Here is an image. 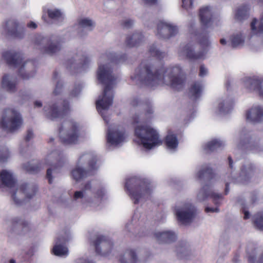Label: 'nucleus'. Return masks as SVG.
Here are the masks:
<instances>
[{"label": "nucleus", "instance_id": "nucleus-1", "mask_svg": "<svg viewBox=\"0 0 263 263\" xmlns=\"http://www.w3.org/2000/svg\"><path fill=\"white\" fill-rule=\"evenodd\" d=\"M181 73V69L179 66L155 70L143 62L135 70L131 79L136 83H141L151 88L167 85L174 89L179 90L182 88L184 83Z\"/></svg>", "mask_w": 263, "mask_h": 263}, {"label": "nucleus", "instance_id": "nucleus-2", "mask_svg": "<svg viewBox=\"0 0 263 263\" xmlns=\"http://www.w3.org/2000/svg\"><path fill=\"white\" fill-rule=\"evenodd\" d=\"M116 61L115 53H106L100 57L97 71V80L100 83L105 85V88L103 93L97 100L96 106L98 111L107 123L108 121L104 115V113L112 105L113 102L112 88L116 84V79L112 74V64Z\"/></svg>", "mask_w": 263, "mask_h": 263}, {"label": "nucleus", "instance_id": "nucleus-3", "mask_svg": "<svg viewBox=\"0 0 263 263\" xmlns=\"http://www.w3.org/2000/svg\"><path fill=\"white\" fill-rule=\"evenodd\" d=\"M153 109L149 107L144 115L139 117L135 116L133 122L135 123H143L135 128V142L145 149L150 150L161 145L162 140L158 130L147 123L153 117Z\"/></svg>", "mask_w": 263, "mask_h": 263}, {"label": "nucleus", "instance_id": "nucleus-4", "mask_svg": "<svg viewBox=\"0 0 263 263\" xmlns=\"http://www.w3.org/2000/svg\"><path fill=\"white\" fill-rule=\"evenodd\" d=\"M107 198L106 189L97 185L95 181L86 183L84 186L76 191L72 199L84 209H96Z\"/></svg>", "mask_w": 263, "mask_h": 263}, {"label": "nucleus", "instance_id": "nucleus-5", "mask_svg": "<svg viewBox=\"0 0 263 263\" xmlns=\"http://www.w3.org/2000/svg\"><path fill=\"white\" fill-rule=\"evenodd\" d=\"M0 188L9 189L12 199L16 204H21L25 198H31L35 193L34 189L26 184H17L13 173L8 170L0 172Z\"/></svg>", "mask_w": 263, "mask_h": 263}, {"label": "nucleus", "instance_id": "nucleus-6", "mask_svg": "<svg viewBox=\"0 0 263 263\" xmlns=\"http://www.w3.org/2000/svg\"><path fill=\"white\" fill-rule=\"evenodd\" d=\"M3 57L10 66L17 69L19 75L23 79H28L34 75V62L23 61L21 53L13 50L7 51L3 53Z\"/></svg>", "mask_w": 263, "mask_h": 263}, {"label": "nucleus", "instance_id": "nucleus-7", "mask_svg": "<svg viewBox=\"0 0 263 263\" xmlns=\"http://www.w3.org/2000/svg\"><path fill=\"white\" fill-rule=\"evenodd\" d=\"M96 156L92 153L82 154L79 157L76 167L71 171L72 178L79 181L87 176L90 171L99 167Z\"/></svg>", "mask_w": 263, "mask_h": 263}, {"label": "nucleus", "instance_id": "nucleus-8", "mask_svg": "<svg viewBox=\"0 0 263 263\" xmlns=\"http://www.w3.org/2000/svg\"><path fill=\"white\" fill-rule=\"evenodd\" d=\"M125 187L127 192L135 204L142 203L149 197L152 192L150 184L140 183L136 178L127 180Z\"/></svg>", "mask_w": 263, "mask_h": 263}, {"label": "nucleus", "instance_id": "nucleus-9", "mask_svg": "<svg viewBox=\"0 0 263 263\" xmlns=\"http://www.w3.org/2000/svg\"><path fill=\"white\" fill-rule=\"evenodd\" d=\"M23 124V120L20 112L13 108L0 110V126L8 132H14Z\"/></svg>", "mask_w": 263, "mask_h": 263}, {"label": "nucleus", "instance_id": "nucleus-10", "mask_svg": "<svg viewBox=\"0 0 263 263\" xmlns=\"http://www.w3.org/2000/svg\"><path fill=\"white\" fill-rule=\"evenodd\" d=\"M60 134L62 141L66 144H76L82 141L86 136L83 127L77 122H72L67 130L62 129Z\"/></svg>", "mask_w": 263, "mask_h": 263}, {"label": "nucleus", "instance_id": "nucleus-11", "mask_svg": "<svg viewBox=\"0 0 263 263\" xmlns=\"http://www.w3.org/2000/svg\"><path fill=\"white\" fill-rule=\"evenodd\" d=\"M45 165H52L54 172L56 168L61 165V157L58 152L55 151L50 153L46 158L41 162L37 163L29 162L23 165L25 170L30 173H35L39 170L44 168Z\"/></svg>", "mask_w": 263, "mask_h": 263}, {"label": "nucleus", "instance_id": "nucleus-12", "mask_svg": "<svg viewBox=\"0 0 263 263\" xmlns=\"http://www.w3.org/2000/svg\"><path fill=\"white\" fill-rule=\"evenodd\" d=\"M70 109L69 103L65 100H59L57 103H50L44 106L45 116L51 120L62 117Z\"/></svg>", "mask_w": 263, "mask_h": 263}, {"label": "nucleus", "instance_id": "nucleus-13", "mask_svg": "<svg viewBox=\"0 0 263 263\" xmlns=\"http://www.w3.org/2000/svg\"><path fill=\"white\" fill-rule=\"evenodd\" d=\"M127 137L124 129L121 126L114 124L108 129L106 140L107 143L114 146H119L126 142Z\"/></svg>", "mask_w": 263, "mask_h": 263}, {"label": "nucleus", "instance_id": "nucleus-14", "mask_svg": "<svg viewBox=\"0 0 263 263\" xmlns=\"http://www.w3.org/2000/svg\"><path fill=\"white\" fill-rule=\"evenodd\" d=\"M195 207L190 202L183 203L176 205L175 213L177 220L182 224L190 223L195 217Z\"/></svg>", "mask_w": 263, "mask_h": 263}, {"label": "nucleus", "instance_id": "nucleus-15", "mask_svg": "<svg viewBox=\"0 0 263 263\" xmlns=\"http://www.w3.org/2000/svg\"><path fill=\"white\" fill-rule=\"evenodd\" d=\"M197 40L200 45L203 47L201 51L194 52L192 48L187 46L180 52V55H185L187 58L192 60L204 59L208 51L207 48L210 45L209 40L206 35L202 34L198 36Z\"/></svg>", "mask_w": 263, "mask_h": 263}, {"label": "nucleus", "instance_id": "nucleus-16", "mask_svg": "<svg viewBox=\"0 0 263 263\" xmlns=\"http://www.w3.org/2000/svg\"><path fill=\"white\" fill-rule=\"evenodd\" d=\"M96 253L101 256H108L110 254L114 255V243L112 240L106 237H97L93 242Z\"/></svg>", "mask_w": 263, "mask_h": 263}, {"label": "nucleus", "instance_id": "nucleus-17", "mask_svg": "<svg viewBox=\"0 0 263 263\" xmlns=\"http://www.w3.org/2000/svg\"><path fill=\"white\" fill-rule=\"evenodd\" d=\"M244 87L249 92H254L263 99V77L253 76L245 77L243 79Z\"/></svg>", "mask_w": 263, "mask_h": 263}, {"label": "nucleus", "instance_id": "nucleus-18", "mask_svg": "<svg viewBox=\"0 0 263 263\" xmlns=\"http://www.w3.org/2000/svg\"><path fill=\"white\" fill-rule=\"evenodd\" d=\"M35 44L44 53L50 55L57 53L61 49V45L59 43L48 41L46 39L41 36L35 41Z\"/></svg>", "mask_w": 263, "mask_h": 263}, {"label": "nucleus", "instance_id": "nucleus-19", "mask_svg": "<svg viewBox=\"0 0 263 263\" xmlns=\"http://www.w3.org/2000/svg\"><path fill=\"white\" fill-rule=\"evenodd\" d=\"M178 32V28L168 22H160L157 26V34L159 37L167 39L175 35Z\"/></svg>", "mask_w": 263, "mask_h": 263}, {"label": "nucleus", "instance_id": "nucleus-20", "mask_svg": "<svg viewBox=\"0 0 263 263\" xmlns=\"http://www.w3.org/2000/svg\"><path fill=\"white\" fill-rule=\"evenodd\" d=\"M233 108V101L229 99L220 100L214 104L213 112L217 116H223L230 113Z\"/></svg>", "mask_w": 263, "mask_h": 263}, {"label": "nucleus", "instance_id": "nucleus-21", "mask_svg": "<svg viewBox=\"0 0 263 263\" xmlns=\"http://www.w3.org/2000/svg\"><path fill=\"white\" fill-rule=\"evenodd\" d=\"M246 119L252 123L263 121V106L259 104L253 105L246 114Z\"/></svg>", "mask_w": 263, "mask_h": 263}, {"label": "nucleus", "instance_id": "nucleus-22", "mask_svg": "<svg viewBox=\"0 0 263 263\" xmlns=\"http://www.w3.org/2000/svg\"><path fill=\"white\" fill-rule=\"evenodd\" d=\"M255 167L252 164L243 166L240 170L239 176L236 177L235 173L232 172V177L234 182L240 183H245L248 180L254 175Z\"/></svg>", "mask_w": 263, "mask_h": 263}, {"label": "nucleus", "instance_id": "nucleus-23", "mask_svg": "<svg viewBox=\"0 0 263 263\" xmlns=\"http://www.w3.org/2000/svg\"><path fill=\"white\" fill-rule=\"evenodd\" d=\"M252 37V35H247V32L238 31L234 33L230 37V41L233 47H242L245 45H251L249 41Z\"/></svg>", "mask_w": 263, "mask_h": 263}, {"label": "nucleus", "instance_id": "nucleus-24", "mask_svg": "<svg viewBox=\"0 0 263 263\" xmlns=\"http://www.w3.org/2000/svg\"><path fill=\"white\" fill-rule=\"evenodd\" d=\"M211 196L215 204H219L222 200L221 194L213 192L211 189L207 185L203 186L199 191L197 195L198 200L202 201Z\"/></svg>", "mask_w": 263, "mask_h": 263}, {"label": "nucleus", "instance_id": "nucleus-25", "mask_svg": "<svg viewBox=\"0 0 263 263\" xmlns=\"http://www.w3.org/2000/svg\"><path fill=\"white\" fill-rule=\"evenodd\" d=\"M214 9L210 6L202 7L199 11V16L201 24L205 27H210L212 25V16Z\"/></svg>", "mask_w": 263, "mask_h": 263}, {"label": "nucleus", "instance_id": "nucleus-26", "mask_svg": "<svg viewBox=\"0 0 263 263\" xmlns=\"http://www.w3.org/2000/svg\"><path fill=\"white\" fill-rule=\"evenodd\" d=\"M68 238H59L57 240L54 246L52 249L53 254L58 256L65 257L68 255V250L67 247L64 245V243L68 241Z\"/></svg>", "mask_w": 263, "mask_h": 263}, {"label": "nucleus", "instance_id": "nucleus-27", "mask_svg": "<svg viewBox=\"0 0 263 263\" xmlns=\"http://www.w3.org/2000/svg\"><path fill=\"white\" fill-rule=\"evenodd\" d=\"M155 236L157 240L160 243H167L174 241L176 239L174 232L168 230L157 231Z\"/></svg>", "mask_w": 263, "mask_h": 263}, {"label": "nucleus", "instance_id": "nucleus-28", "mask_svg": "<svg viewBox=\"0 0 263 263\" xmlns=\"http://www.w3.org/2000/svg\"><path fill=\"white\" fill-rule=\"evenodd\" d=\"M2 87L7 91L13 93L16 90V79L10 75H5L1 82Z\"/></svg>", "mask_w": 263, "mask_h": 263}, {"label": "nucleus", "instance_id": "nucleus-29", "mask_svg": "<svg viewBox=\"0 0 263 263\" xmlns=\"http://www.w3.org/2000/svg\"><path fill=\"white\" fill-rule=\"evenodd\" d=\"M178 144L179 142L176 135L172 132L168 133L165 139V144L167 150L171 153L176 151Z\"/></svg>", "mask_w": 263, "mask_h": 263}, {"label": "nucleus", "instance_id": "nucleus-30", "mask_svg": "<svg viewBox=\"0 0 263 263\" xmlns=\"http://www.w3.org/2000/svg\"><path fill=\"white\" fill-rule=\"evenodd\" d=\"M138 257L134 249H128L119 257L120 263H137Z\"/></svg>", "mask_w": 263, "mask_h": 263}, {"label": "nucleus", "instance_id": "nucleus-31", "mask_svg": "<svg viewBox=\"0 0 263 263\" xmlns=\"http://www.w3.org/2000/svg\"><path fill=\"white\" fill-rule=\"evenodd\" d=\"M47 14L49 18L56 22L58 24H61L65 18L64 14L62 10L58 8H50L47 10Z\"/></svg>", "mask_w": 263, "mask_h": 263}, {"label": "nucleus", "instance_id": "nucleus-32", "mask_svg": "<svg viewBox=\"0 0 263 263\" xmlns=\"http://www.w3.org/2000/svg\"><path fill=\"white\" fill-rule=\"evenodd\" d=\"M143 40V36L140 32H136L127 36L126 44L129 47L139 45Z\"/></svg>", "mask_w": 263, "mask_h": 263}, {"label": "nucleus", "instance_id": "nucleus-33", "mask_svg": "<svg viewBox=\"0 0 263 263\" xmlns=\"http://www.w3.org/2000/svg\"><path fill=\"white\" fill-rule=\"evenodd\" d=\"M250 7L248 5H242L239 6L235 12V17L236 20L242 21L246 19L249 15Z\"/></svg>", "mask_w": 263, "mask_h": 263}, {"label": "nucleus", "instance_id": "nucleus-34", "mask_svg": "<svg viewBox=\"0 0 263 263\" xmlns=\"http://www.w3.org/2000/svg\"><path fill=\"white\" fill-rule=\"evenodd\" d=\"M226 142L220 139H214L208 142L204 145V149L209 151H215L224 146Z\"/></svg>", "mask_w": 263, "mask_h": 263}, {"label": "nucleus", "instance_id": "nucleus-35", "mask_svg": "<svg viewBox=\"0 0 263 263\" xmlns=\"http://www.w3.org/2000/svg\"><path fill=\"white\" fill-rule=\"evenodd\" d=\"M251 33L257 34L263 32V13L259 21L254 18L251 23Z\"/></svg>", "mask_w": 263, "mask_h": 263}, {"label": "nucleus", "instance_id": "nucleus-36", "mask_svg": "<svg viewBox=\"0 0 263 263\" xmlns=\"http://www.w3.org/2000/svg\"><path fill=\"white\" fill-rule=\"evenodd\" d=\"M203 89V86L200 82H196L191 85L189 90L190 96L193 99L199 97Z\"/></svg>", "mask_w": 263, "mask_h": 263}, {"label": "nucleus", "instance_id": "nucleus-37", "mask_svg": "<svg viewBox=\"0 0 263 263\" xmlns=\"http://www.w3.org/2000/svg\"><path fill=\"white\" fill-rule=\"evenodd\" d=\"M234 140L238 146L240 147L249 141V135L246 130H242L236 135Z\"/></svg>", "mask_w": 263, "mask_h": 263}, {"label": "nucleus", "instance_id": "nucleus-38", "mask_svg": "<svg viewBox=\"0 0 263 263\" xmlns=\"http://www.w3.org/2000/svg\"><path fill=\"white\" fill-rule=\"evenodd\" d=\"M79 26L82 28L88 30H92L95 26V22L89 17H81L78 20Z\"/></svg>", "mask_w": 263, "mask_h": 263}, {"label": "nucleus", "instance_id": "nucleus-39", "mask_svg": "<svg viewBox=\"0 0 263 263\" xmlns=\"http://www.w3.org/2000/svg\"><path fill=\"white\" fill-rule=\"evenodd\" d=\"M253 220L256 227L263 231V212L259 213L253 217Z\"/></svg>", "mask_w": 263, "mask_h": 263}, {"label": "nucleus", "instance_id": "nucleus-40", "mask_svg": "<svg viewBox=\"0 0 263 263\" xmlns=\"http://www.w3.org/2000/svg\"><path fill=\"white\" fill-rule=\"evenodd\" d=\"M9 156L10 154L8 148L0 146V161H5Z\"/></svg>", "mask_w": 263, "mask_h": 263}, {"label": "nucleus", "instance_id": "nucleus-41", "mask_svg": "<svg viewBox=\"0 0 263 263\" xmlns=\"http://www.w3.org/2000/svg\"><path fill=\"white\" fill-rule=\"evenodd\" d=\"M212 170L207 166H203L196 174V177L198 178H201L202 177L208 174H211Z\"/></svg>", "mask_w": 263, "mask_h": 263}, {"label": "nucleus", "instance_id": "nucleus-42", "mask_svg": "<svg viewBox=\"0 0 263 263\" xmlns=\"http://www.w3.org/2000/svg\"><path fill=\"white\" fill-rule=\"evenodd\" d=\"M6 26L8 28V29L11 31H14V30H16L17 31L18 29H20L18 28V24L14 20H10L8 21L6 23Z\"/></svg>", "mask_w": 263, "mask_h": 263}, {"label": "nucleus", "instance_id": "nucleus-43", "mask_svg": "<svg viewBox=\"0 0 263 263\" xmlns=\"http://www.w3.org/2000/svg\"><path fill=\"white\" fill-rule=\"evenodd\" d=\"M238 203L242 206V211L243 213L244 214L243 218L245 219H248L250 217V213L249 212L246 210L247 206H248V205L246 203L245 201H244L242 199H240L238 200Z\"/></svg>", "mask_w": 263, "mask_h": 263}, {"label": "nucleus", "instance_id": "nucleus-44", "mask_svg": "<svg viewBox=\"0 0 263 263\" xmlns=\"http://www.w3.org/2000/svg\"><path fill=\"white\" fill-rule=\"evenodd\" d=\"M194 0H182V7L187 11L193 7Z\"/></svg>", "mask_w": 263, "mask_h": 263}, {"label": "nucleus", "instance_id": "nucleus-45", "mask_svg": "<svg viewBox=\"0 0 263 263\" xmlns=\"http://www.w3.org/2000/svg\"><path fill=\"white\" fill-rule=\"evenodd\" d=\"M149 52L153 55L155 56H157L158 57H162V54H164L163 53L161 52L159 50H158L155 45H153L152 47H151L149 48Z\"/></svg>", "mask_w": 263, "mask_h": 263}, {"label": "nucleus", "instance_id": "nucleus-46", "mask_svg": "<svg viewBox=\"0 0 263 263\" xmlns=\"http://www.w3.org/2000/svg\"><path fill=\"white\" fill-rule=\"evenodd\" d=\"M81 87L79 85L78 86H76L74 89L71 91L70 95L72 97H76L77 96L81 91Z\"/></svg>", "mask_w": 263, "mask_h": 263}, {"label": "nucleus", "instance_id": "nucleus-47", "mask_svg": "<svg viewBox=\"0 0 263 263\" xmlns=\"http://www.w3.org/2000/svg\"><path fill=\"white\" fill-rule=\"evenodd\" d=\"M208 69L203 66L200 67L199 76L200 77H204L208 74Z\"/></svg>", "mask_w": 263, "mask_h": 263}, {"label": "nucleus", "instance_id": "nucleus-48", "mask_svg": "<svg viewBox=\"0 0 263 263\" xmlns=\"http://www.w3.org/2000/svg\"><path fill=\"white\" fill-rule=\"evenodd\" d=\"M33 137V131L31 129H29L26 134V135L25 136V140L27 141H29Z\"/></svg>", "mask_w": 263, "mask_h": 263}, {"label": "nucleus", "instance_id": "nucleus-49", "mask_svg": "<svg viewBox=\"0 0 263 263\" xmlns=\"http://www.w3.org/2000/svg\"><path fill=\"white\" fill-rule=\"evenodd\" d=\"M123 26L125 27H129L133 24V22L132 20L129 19H126L123 21Z\"/></svg>", "mask_w": 263, "mask_h": 263}, {"label": "nucleus", "instance_id": "nucleus-50", "mask_svg": "<svg viewBox=\"0 0 263 263\" xmlns=\"http://www.w3.org/2000/svg\"><path fill=\"white\" fill-rule=\"evenodd\" d=\"M52 169L51 168H48L47 171V177L48 179V182L49 183H52Z\"/></svg>", "mask_w": 263, "mask_h": 263}, {"label": "nucleus", "instance_id": "nucleus-51", "mask_svg": "<svg viewBox=\"0 0 263 263\" xmlns=\"http://www.w3.org/2000/svg\"><path fill=\"white\" fill-rule=\"evenodd\" d=\"M180 251V254H182H182L180 255V257H183V256H184V255L186 256L187 254H189V250L188 248L183 247V248H181V250Z\"/></svg>", "mask_w": 263, "mask_h": 263}, {"label": "nucleus", "instance_id": "nucleus-52", "mask_svg": "<svg viewBox=\"0 0 263 263\" xmlns=\"http://www.w3.org/2000/svg\"><path fill=\"white\" fill-rule=\"evenodd\" d=\"M205 212L207 213H214V212H218L219 209L217 208H210L206 207L205 209Z\"/></svg>", "mask_w": 263, "mask_h": 263}, {"label": "nucleus", "instance_id": "nucleus-53", "mask_svg": "<svg viewBox=\"0 0 263 263\" xmlns=\"http://www.w3.org/2000/svg\"><path fill=\"white\" fill-rule=\"evenodd\" d=\"M77 263H93L92 261H90L87 259L80 258L77 261Z\"/></svg>", "mask_w": 263, "mask_h": 263}, {"label": "nucleus", "instance_id": "nucleus-54", "mask_svg": "<svg viewBox=\"0 0 263 263\" xmlns=\"http://www.w3.org/2000/svg\"><path fill=\"white\" fill-rule=\"evenodd\" d=\"M27 26L29 28L33 29H35L37 27V25L33 22H31L29 23H28Z\"/></svg>", "mask_w": 263, "mask_h": 263}, {"label": "nucleus", "instance_id": "nucleus-55", "mask_svg": "<svg viewBox=\"0 0 263 263\" xmlns=\"http://www.w3.org/2000/svg\"><path fill=\"white\" fill-rule=\"evenodd\" d=\"M228 160H229V167L231 170H233V161L230 157H229L228 158Z\"/></svg>", "mask_w": 263, "mask_h": 263}, {"label": "nucleus", "instance_id": "nucleus-56", "mask_svg": "<svg viewBox=\"0 0 263 263\" xmlns=\"http://www.w3.org/2000/svg\"><path fill=\"white\" fill-rule=\"evenodd\" d=\"M61 88L58 85L57 86L55 90H54V94L57 95L60 93Z\"/></svg>", "mask_w": 263, "mask_h": 263}, {"label": "nucleus", "instance_id": "nucleus-57", "mask_svg": "<svg viewBox=\"0 0 263 263\" xmlns=\"http://www.w3.org/2000/svg\"><path fill=\"white\" fill-rule=\"evenodd\" d=\"M143 1L147 4H153L157 2V0H143Z\"/></svg>", "mask_w": 263, "mask_h": 263}, {"label": "nucleus", "instance_id": "nucleus-58", "mask_svg": "<svg viewBox=\"0 0 263 263\" xmlns=\"http://www.w3.org/2000/svg\"><path fill=\"white\" fill-rule=\"evenodd\" d=\"M34 105L35 107H40L42 106V103L39 101H36L34 102Z\"/></svg>", "mask_w": 263, "mask_h": 263}, {"label": "nucleus", "instance_id": "nucleus-59", "mask_svg": "<svg viewBox=\"0 0 263 263\" xmlns=\"http://www.w3.org/2000/svg\"><path fill=\"white\" fill-rule=\"evenodd\" d=\"M220 42L223 45H226L227 43V41L224 39H221L220 41Z\"/></svg>", "mask_w": 263, "mask_h": 263}, {"label": "nucleus", "instance_id": "nucleus-60", "mask_svg": "<svg viewBox=\"0 0 263 263\" xmlns=\"http://www.w3.org/2000/svg\"><path fill=\"white\" fill-rule=\"evenodd\" d=\"M89 61H90V60H89V59H85V62H84V64H83V65H82V66L83 67H84L85 65L87 63H88Z\"/></svg>", "mask_w": 263, "mask_h": 263}, {"label": "nucleus", "instance_id": "nucleus-61", "mask_svg": "<svg viewBox=\"0 0 263 263\" xmlns=\"http://www.w3.org/2000/svg\"><path fill=\"white\" fill-rule=\"evenodd\" d=\"M10 263H16L15 261L13 259H11L10 260Z\"/></svg>", "mask_w": 263, "mask_h": 263}, {"label": "nucleus", "instance_id": "nucleus-62", "mask_svg": "<svg viewBox=\"0 0 263 263\" xmlns=\"http://www.w3.org/2000/svg\"><path fill=\"white\" fill-rule=\"evenodd\" d=\"M16 36H17L18 37H22V35H20L18 33H16Z\"/></svg>", "mask_w": 263, "mask_h": 263}, {"label": "nucleus", "instance_id": "nucleus-63", "mask_svg": "<svg viewBox=\"0 0 263 263\" xmlns=\"http://www.w3.org/2000/svg\"><path fill=\"white\" fill-rule=\"evenodd\" d=\"M253 152H254V153L257 152V150H256V149H253Z\"/></svg>", "mask_w": 263, "mask_h": 263}, {"label": "nucleus", "instance_id": "nucleus-64", "mask_svg": "<svg viewBox=\"0 0 263 263\" xmlns=\"http://www.w3.org/2000/svg\"><path fill=\"white\" fill-rule=\"evenodd\" d=\"M20 224H23V221H21V222H20Z\"/></svg>", "mask_w": 263, "mask_h": 263}]
</instances>
